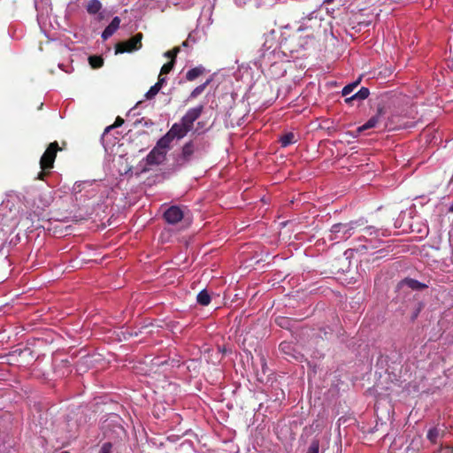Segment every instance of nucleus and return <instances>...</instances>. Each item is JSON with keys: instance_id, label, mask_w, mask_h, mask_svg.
I'll return each mask as SVG.
<instances>
[{"instance_id": "nucleus-5", "label": "nucleus", "mask_w": 453, "mask_h": 453, "mask_svg": "<svg viewBox=\"0 0 453 453\" xmlns=\"http://www.w3.org/2000/svg\"><path fill=\"white\" fill-rule=\"evenodd\" d=\"M203 105H199L189 109L187 113L182 117L181 121L191 129L194 122L200 117L203 111Z\"/></svg>"}, {"instance_id": "nucleus-20", "label": "nucleus", "mask_w": 453, "mask_h": 453, "mask_svg": "<svg viewBox=\"0 0 453 453\" xmlns=\"http://www.w3.org/2000/svg\"><path fill=\"white\" fill-rule=\"evenodd\" d=\"M88 62L93 68H99L103 66L104 59L98 56H90L88 58Z\"/></svg>"}, {"instance_id": "nucleus-31", "label": "nucleus", "mask_w": 453, "mask_h": 453, "mask_svg": "<svg viewBox=\"0 0 453 453\" xmlns=\"http://www.w3.org/2000/svg\"><path fill=\"white\" fill-rule=\"evenodd\" d=\"M449 211L453 212V203L450 205Z\"/></svg>"}, {"instance_id": "nucleus-12", "label": "nucleus", "mask_w": 453, "mask_h": 453, "mask_svg": "<svg viewBox=\"0 0 453 453\" xmlns=\"http://www.w3.org/2000/svg\"><path fill=\"white\" fill-rule=\"evenodd\" d=\"M445 429L441 426H435L431 429H429L427 433V438L428 440L433 442L436 443L437 440L441 437L444 434Z\"/></svg>"}, {"instance_id": "nucleus-16", "label": "nucleus", "mask_w": 453, "mask_h": 453, "mask_svg": "<svg viewBox=\"0 0 453 453\" xmlns=\"http://www.w3.org/2000/svg\"><path fill=\"white\" fill-rule=\"evenodd\" d=\"M280 143L282 147H287L296 142V135L293 133H288L280 137Z\"/></svg>"}, {"instance_id": "nucleus-17", "label": "nucleus", "mask_w": 453, "mask_h": 453, "mask_svg": "<svg viewBox=\"0 0 453 453\" xmlns=\"http://www.w3.org/2000/svg\"><path fill=\"white\" fill-rule=\"evenodd\" d=\"M196 300L197 303L201 305H208L211 302V296L208 292L203 289L198 293Z\"/></svg>"}, {"instance_id": "nucleus-27", "label": "nucleus", "mask_w": 453, "mask_h": 453, "mask_svg": "<svg viewBox=\"0 0 453 453\" xmlns=\"http://www.w3.org/2000/svg\"><path fill=\"white\" fill-rule=\"evenodd\" d=\"M111 444L110 442L104 443L100 449L99 453H111Z\"/></svg>"}, {"instance_id": "nucleus-13", "label": "nucleus", "mask_w": 453, "mask_h": 453, "mask_svg": "<svg viewBox=\"0 0 453 453\" xmlns=\"http://www.w3.org/2000/svg\"><path fill=\"white\" fill-rule=\"evenodd\" d=\"M369 89L367 88H361L358 92L352 95L350 97L346 98V102L349 103L354 100H365L369 96Z\"/></svg>"}, {"instance_id": "nucleus-25", "label": "nucleus", "mask_w": 453, "mask_h": 453, "mask_svg": "<svg viewBox=\"0 0 453 453\" xmlns=\"http://www.w3.org/2000/svg\"><path fill=\"white\" fill-rule=\"evenodd\" d=\"M179 51H180L179 48H174L172 50L166 51L164 55H165V57L169 58H171V60H173V62H175V58Z\"/></svg>"}, {"instance_id": "nucleus-32", "label": "nucleus", "mask_w": 453, "mask_h": 453, "mask_svg": "<svg viewBox=\"0 0 453 453\" xmlns=\"http://www.w3.org/2000/svg\"><path fill=\"white\" fill-rule=\"evenodd\" d=\"M332 0H325V3H330Z\"/></svg>"}, {"instance_id": "nucleus-14", "label": "nucleus", "mask_w": 453, "mask_h": 453, "mask_svg": "<svg viewBox=\"0 0 453 453\" xmlns=\"http://www.w3.org/2000/svg\"><path fill=\"white\" fill-rule=\"evenodd\" d=\"M102 9V4L99 0H89L87 4L86 10L89 14H96Z\"/></svg>"}, {"instance_id": "nucleus-30", "label": "nucleus", "mask_w": 453, "mask_h": 453, "mask_svg": "<svg viewBox=\"0 0 453 453\" xmlns=\"http://www.w3.org/2000/svg\"><path fill=\"white\" fill-rule=\"evenodd\" d=\"M45 175L44 173L41 172L39 174H38V178L42 180L43 179V176Z\"/></svg>"}, {"instance_id": "nucleus-18", "label": "nucleus", "mask_w": 453, "mask_h": 453, "mask_svg": "<svg viewBox=\"0 0 453 453\" xmlns=\"http://www.w3.org/2000/svg\"><path fill=\"white\" fill-rule=\"evenodd\" d=\"M194 152V146L191 142L184 145L182 149V157L185 160H189L190 157Z\"/></svg>"}, {"instance_id": "nucleus-21", "label": "nucleus", "mask_w": 453, "mask_h": 453, "mask_svg": "<svg viewBox=\"0 0 453 453\" xmlns=\"http://www.w3.org/2000/svg\"><path fill=\"white\" fill-rule=\"evenodd\" d=\"M210 80H207L203 84L197 86L196 88L193 89V91L190 94L191 98H196L200 94L203 92L207 85L210 83Z\"/></svg>"}, {"instance_id": "nucleus-10", "label": "nucleus", "mask_w": 453, "mask_h": 453, "mask_svg": "<svg viewBox=\"0 0 453 453\" xmlns=\"http://www.w3.org/2000/svg\"><path fill=\"white\" fill-rule=\"evenodd\" d=\"M382 113H383V110L381 108H380L375 116L372 117L366 123H365L363 126H361L357 128V132L361 133L365 130L374 127L380 121V119Z\"/></svg>"}, {"instance_id": "nucleus-34", "label": "nucleus", "mask_w": 453, "mask_h": 453, "mask_svg": "<svg viewBox=\"0 0 453 453\" xmlns=\"http://www.w3.org/2000/svg\"><path fill=\"white\" fill-rule=\"evenodd\" d=\"M61 453H69V452H68V451H63V452H61Z\"/></svg>"}, {"instance_id": "nucleus-1", "label": "nucleus", "mask_w": 453, "mask_h": 453, "mask_svg": "<svg viewBox=\"0 0 453 453\" xmlns=\"http://www.w3.org/2000/svg\"><path fill=\"white\" fill-rule=\"evenodd\" d=\"M21 211V202L15 194H11L0 204V216L4 219L14 220Z\"/></svg>"}, {"instance_id": "nucleus-28", "label": "nucleus", "mask_w": 453, "mask_h": 453, "mask_svg": "<svg viewBox=\"0 0 453 453\" xmlns=\"http://www.w3.org/2000/svg\"><path fill=\"white\" fill-rule=\"evenodd\" d=\"M123 122H124V120L121 118L118 117L116 119L115 123L112 126L106 127L105 131L108 132L110 129H112L117 127H120L123 124Z\"/></svg>"}, {"instance_id": "nucleus-9", "label": "nucleus", "mask_w": 453, "mask_h": 453, "mask_svg": "<svg viewBox=\"0 0 453 453\" xmlns=\"http://www.w3.org/2000/svg\"><path fill=\"white\" fill-rule=\"evenodd\" d=\"M120 19L114 17L111 22L105 27L102 33V38L105 41L110 38L119 27Z\"/></svg>"}, {"instance_id": "nucleus-23", "label": "nucleus", "mask_w": 453, "mask_h": 453, "mask_svg": "<svg viewBox=\"0 0 453 453\" xmlns=\"http://www.w3.org/2000/svg\"><path fill=\"white\" fill-rule=\"evenodd\" d=\"M319 442L318 440H313L311 442V445L309 446L306 453H319Z\"/></svg>"}, {"instance_id": "nucleus-15", "label": "nucleus", "mask_w": 453, "mask_h": 453, "mask_svg": "<svg viewBox=\"0 0 453 453\" xmlns=\"http://www.w3.org/2000/svg\"><path fill=\"white\" fill-rule=\"evenodd\" d=\"M203 71H204V68L203 66H197V67L192 68L188 71V73L186 74V78L188 81H194L199 75H201Z\"/></svg>"}, {"instance_id": "nucleus-22", "label": "nucleus", "mask_w": 453, "mask_h": 453, "mask_svg": "<svg viewBox=\"0 0 453 453\" xmlns=\"http://www.w3.org/2000/svg\"><path fill=\"white\" fill-rule=\"evenodd\" d=\"M159 84L153 85L150 90L145 94L147 99H152L160 90Z\"/></svg>"}, {"instance_id": "nucleus-33", "label": "nucleus", "mask_w": 453, "mask_h": 453, "mask_svg": "<svg viewBox=\"0 0 453 453\" xmlns=\"http://www.w3.org/2000/svg\"><path fill=\"white\" fill-rule=\"evenodd\" d=\"M282 349H284V344H280Z\"/></svg>"}, {"instance_id": "nucleus-26", "label": "nucleus", "mask_w": 453, "mask_h": 453, "mask_svg": "<svg viewBox=\"0 0 453 453\" xmlns=\"http://www.w3.org/2000/svg\"><path fill=\"white\" fill-rule=\"evenodd\" d=\"M407 283L412 288H420L425 287V285L419 283L418 280H408Z\"/></svg>"}, {"instance_id": "nucleus-8", "label": "nucleus", "mask_w": 453, "mask_h": 453, "mask_svg": "<svg viewBox=\"0 0 453 453\" xmlns=\"http://www.w3.org/2000/svg\"><path fill=\"white\" fill-rule=\"evenodd\" d=\"M165 153L154 147V149L147 156L146 163L148 165H159L165 160Z\"/></svg>"}, {"instance_id": "nucleus-2", "label": "nucleus", "mask_w": 453, "mask_h": 453, "mask_svg": "<svg viewBox=\"0 0 453 453\" xmlns=\"http://www.w3.org/2000/svg\"><path fill=\"white\" fill-rule=\"evenodd\" d=\"M352 224H335L332 226L329 239L336 242L345 241L352 235Z\"/></svg>"}, {"instance_id": "nucleus-24", "label": "nucleus", "mask_w": 453, "mask_h": 453, "mask_svg": "<svg viewBox=\"0 0 453 453\" xmlns=\"http://www.w3.org/2000/svg\"><path fill=\"white\" fill-rule=\"evenodd\" d=\"M173 65H174L173 60H171L170 62L165 64L161 68L160 73L166 74V73H170L172 71V69L173 68Z\"/></svg>"}, {"instance_id": "nucleus-29", "label": "nucleus", "mask_w": 453, "mask_h": 453, "mask_svg": "<svg viewBox=\"0 0 453 453\" xmlns=\"http://www.w3.org/2000/svg\"><path fill=\"white\" fill-rule=\"evenodd\" d=\"M163 74H159L158 81L156 84H159V88H161L163 84L165 82V78L162 76Z\"/></svg>"}, {"instance_id": "nucleus-3", "label": "nucleus", "mask_w": 453, "mask_h": 453, "mask_svg": "<svg viewBox=\"0 0 453 453\" xmlns=\"http://www.w3.org/2000/svg\"><path fill=\"white\" fill-rule=\"evenodd\" d=\"M142 39V35L139 33L126 42H119L115 47L116 54L132 52L141 49Z\"/></svg>"}, {"instance_id": "nucleus-7", "label": "nucleus", "mask_w": 453, "mask_h": 453, "mask_svg": "<svg viewBox=\"0 0 453 453\" xmlns=\"http://www.w3.org/2000/svg\"><path fill=\"white\" fill-rule=\"evenodd\" d=\"M189 129L181 120L180 123H175L172 126L171 129L168 131L170 135L173 138L181 139L183 138Z\"/></svg>"}, {"instance_id": "nucleus-11", "label": "nucleus", "mask_w": 453, "mask_h": 453, "mask_svg": "<svg viewBox=\"0 0 453 453\" xmlns=\"http://www.w3.org/2000/svg\"><path fill=\"white\" fill-rule=\"evenodd\" d=\"M173 139V138L167 132L166 134H165L162 138L159 139L155 147L157 148L160 151L166 154Z\"/></svg>"}, {"instance_id": "nucleus-6", "label": "nucleus", "mask_w": 453, "mask_h": 453, "mask_svg": "<svg viewBox=\"0 0 453 453\" xmlns=\"http://www.w3.org/2000/svg\"><path fill=\"white\" fill-rule=\"evenodd\" d=\"M184 213L182 210L178 206H171L168 208L164 217L169 224H176L182 219Z\"/></svg>"}, {"instance_id": "nucleus-19", "label": "nucleus", "mask_w": 453, "mask_h": 453, "mask_svg": "<svg viewBox=\"0 0 453 453\" xmlns=\"http://www.w3.org/2000/svg\"><path fill=\"white\" fill-rule=\"evenodd\" d=\"M360 81H361V78H359L358 80H357L356 81L350 83V84H348L346 85L343 88H342V96H346L349 94H351L353 92V90L357 87V85L360 83Z\"/></svg>"}, {"instance_id": "nucleus-4", "label": "nucleus", "mask_w": 453, "mask_h": 453, "mask_svg": "<svg viewBox=\"0 0 453 453\" xmlns=\"http://www.w3.org/2000/svg\"><path fill=\"white\" fill-rule=\"evenodd\" d=\"M58 150V144L57 142H51L40 160V165L42 170H49L53 167V164L56 158L57 151Z\"/></svg>"}]
</instances>
